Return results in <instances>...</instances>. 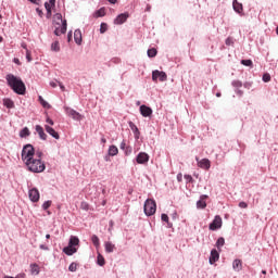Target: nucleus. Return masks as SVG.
<instances>
[{
    "mask_svg": "<svg viewBox=\"0 0 278 278\" xmlns=\"http://www.w3.org/2000/svg\"><path fill=\"white\" fill-rule=\"evenodd\" d=\"M108 1H109V3H112L114 5V4H116L117 0H108Z\"/></svg>",
    "mask_w": 278,
    "mask_h": 278,
    "instance_id": "52",
    "label": "nucleus"
},
{
    "mask_svg": "<svg viewBox=\"0 0 278 278\" xmlns=\"http://www.w3.org/2000/svg\"><path fill=\"white\" fill-rule=\"evenodd\" d=\"M3 105L5 108H8L9 110H12V109H14V101H12V99L7 98L3 100Z\"/></svg>",
    "mask_w": 278,
    "mask_h": 278,
    "instance_id": "23",
    "label": "nucleus"
},
{
    "mask_svg": "<svg viewBox=\"0 0 278 278\" xmlns=\"http://www.w3.org/2000/svg\"><path fill=\"white\" fill-rule=\"evenodd\" d=\"M28 197L33 203H38L40 201V191H38L36 188H33L29 190Z\"/></svg>",
    "mask_w": 278,
    "mask_h": 278,
    "instance_id": "8",
    "label": "nucleus"
},
{
    "mask_svg": "<svg viewBox=\"0 0 278 278\" xmlns=\"http://www.w3.org/2000/svg\"><path fill=\"white\" fill-rule=\"evenodd\" d=\"M239 207H241V210H247L249 207V204H247V202H240Z\"/></svg>",
    "mask_w": 278,
    "mask_h": 278,
    "instance_id": "43",
    "label": "nucleus"
},
{
    "mask_svg": "<svg viewBox=\"0 0 278 278\" xmlns=\"http://www.w3.org/2000/svg\"><path fill=\"white\" fill-rule=\"evenodd\" d=\"M207 199V195L203 194L200 197V200L197 202V207L199 210H205L207 207V203L205 200Z\"/></svg>",
    "mask_w": 278,
    "mask_h": 278,
    "instance_id": "13",
    "label": "nucleus"
},
{
    "mask_svg": "<svg viewBox=\"0 0 278 278\" xmlns=\"http://www.w3.org/2000/svg\"><path fill=\"white\" fill-rule=\"evenodd\" d=\"M216 97H220V93H216Z\"/></svg>",
    "mask_w": 278,
    "mask_h": 278,
    "instance_id": "64",
    "label": "nucleus"
},
{
    "mask_svg": "<svg viewBox=\"0 0 278 278\" xmlns=\"http://www.w3.org/2000/svg\"><path fill=\"white\" fill-rule=\"evenodd\" d=\"M73 37V33H68V36H67V38H68V42H71V38Z\"/></svg>",
    "mask_w": 278,
    "mask_h": 278,
    "instance_id": "51",
    "label": "nucleus"
},
{
    "mask_svg": "<svg viewBox=\"0 0 278 278\" xmlns=\"http://www.w3.org/2000/svg\"><path fill=\"white\" fill-rule=\"evenodd\" d=\"M220 258V254L216 250L211 251L210 264H215Z\"/></svg>",
    "mask_w": 278,
    "mask_h": 278,
    "instance_id": "16",
    "label": "nucleus"
},
{
    "mask_svg": "<svg viewBox=\"0 0 278 278\" xmlns=\"http://www.w3.org/2000/svg\"><path fill=\"white\" fill-rule=\"evenodd\" d=\"M98 264H99V266L105 265V258H103V256H101V254L98 255Z\"/></svg>",
    "mask_w": 278,
    "mask_h": 278,
    "instance_id": "38",
    "label": "nucleus"
},
{
    "mask_svg": "<svg viewBox=\"0 0 278 278\" xmlns=\"http://www.w3.org/2000/svg\"><path fill=\"white\" fill-rule=\"evenodd\" d=\"M232 268L233 270H236L237 273H240V270H242V261L241 260H235L232 263Z\"/></svg>",
    "mask_w": 278,
    "mask_h": 278,
    "instance_id": "18",
    "label": "nucleus"
},
{
    "mask_svg": "<svg viewBox=\"0 0 278 278\" xmlns=\"http://www.w3.org/2000/svg\"><path fill=\"white\" fill-rule=\"evenodd\" d=\"M53 25H54V35L62 36V34H66V20L62 18V13H56L53 16Z\"/></svg>",
    "mask_w": 278,
    "mask_h": 278,
    "instance_id": "3",
    "label": "nucleus"
},
{
    "mask_svg": "<svg viewBox=\"0 0 278 278\" xmlns=\"http://www.w3.org/2000/svg\"><path fill=\"white\" fill-rule=\"evenodd\" d=\"M68 270H70L71 273L77 271V263H72V264L70 265V267H68Z\"/></svg>",
    "mask_w": 278,
    "mask_h": 278,
    "instance_id": "39",
    "label": "nucleus"
},
{
    "mask_svg": "<svg viewBox=\"0 0 278 278\" xmlns=\"http://www.w3.org/2000/svg\"><path fill=\"white\" fill-rule=\"evenodd\" d=\"M51 14H52L51 10L47 11V18H51Z\"/></svg>",
    "mask_w": 278,
    "mask_h": 278,
    "instance_id": "49",
    "label": "nucleus"
},
{
    "mask_svg": "<svg viewBox=\"0 0 278 278\" xmlns=\"http://www.w3.org/2000/svg\"><path fill=\"white\" fill-rule=\"evenodd\" d=\"M143 210L146 216H153V214H155V212L157 211V204H155L154 200L148 199L144 202Z\"/></svg>",
    "mask_w": 278,
    "mask_h": 278,
    "instance_id": "4",
    "label": "nucleus"
},
{
    "mask_svg": "<svg viewBox=\"0 0 278 278\" xmlns=\"http://www.w3.org/2000/svg\"><path fill=\"white\" fill-rule=\"evenodd\" d=\"M185 179L187 180V181H189V182H192V176H190V175H185Z\"/></svg>",
    "mask_w": 278,
    "mask_h": 278,
    "instance_id": "46",
    "label": "nucleus"
},
{
    "mask_svg": "<svg viewBox=\"0 0 278 278\" xmlns=\"http://www.w3.org/2000/svg\"><path fill=\"white\" fill-rule=\"evenodd\" d=\"M109 155H112V156L118 155V148H116V146H111L109 148Z\"/></svg>",
    "mask_w": 278,
    "mask_h": 278,
    "instance_id": "27",
    "label": "nucleus"
},
{
    "mask_svg": "<svg viewBox=\"0 0 278 278\" xmlns=\"http://www.w3.org/2000/svg\"><path fill=\"white\" fill-rule=\"evenodd\" d=\"M105 15V8H101L100 10H98L96 12V16L97 18L101 17V16H104Z\"/></svg>",
    "mask_w": 278,
    "mask_h": 278,
    "instance_id": "35",
    "label": "nucleus"
},
{
    "mask_svg": "<svg viewBox=\"0 0 278 278\" xmlns=\"http://www.w3.org/2000/svg\"><path fill=\"white\" fill-rule=\"evenodd\" d=\"M65 112L67 116H71L74 121H81L83 118L81 114L71 108H65Z\"/></svg>",
    "mask_w": 278,
    "mask_h": 278,
    "instance_id": "9",
    "label": "nucleus"
},
{
    "mask_svg": "<svg viewBox=\"0 0 278 278\" xmlns=\"http://www.w3.org/2000/svg\"><path fill=\"white\" fill-rule=\"evenodd\" d=\"M121 149H125V141L121 143Z\"/></svg>",
    "mask_w": 278,
    "mask_h": 278,
    "instance_id": "55",
    "label": "nucleus"
},
{
    "mask_svg": "<svg viewBox=\"0 0 278 278\" xmlns=\"http://www.w3.org/2000/svg\"><path fill=\"white\" fill-rule=\"evenodd\" d=\"M101 142H102L103 144H105V142H108V140L103 137V138L101 139Z\"/></svg>",
    "mask_w": 278,
    "mask_h": 278,
    "instance_id": "54",
    "label": "nucleus"
},
{
    "mask_svg": "<svg viewBox=\"0 0 278 278\" xmlns=\"http://www.w3.org/2000/svg\"><path fill=\"white\" fill-rule=\"evenodd\" d=\"M80 210H84L85 212H88L90 210V204H88V202H81L80 203Z\"/></svg>",
    "mask_w": 278,
    "mask_h": 278,
    "instance_id": "34",
    "label": "nucleus"
},
{
    "mask_svg": "<svg viewBox=\"0 0 278 278\" xmlns=\"http://www.w3.org/2000/svg\"><path fill=\"white\" fill-rule=\"evenodd\" d=\"M42 151H36L34 146L26 144L22 150V161L30 173H45L47 165L42 162Z\"/></svg>",
    "mask_w": 278,
    "mask_h": 278,
    "instance_id": "1",
    "label": "nucleus"
},
{
    "mask_svg": "<svg viewBox=\"0 0 278 278\" xmlns=\"http://www.w3.org/2000/svg\"><path fill=\"white\" fill-rule=\"evenodd\" d=\"M46 123H48L49 125H55V123L53 122V119H51V118H47L46 119Z\"/></svg>",
    "mask_w": 278,
    "mask_h": 278,
    "instance_id": "47",
    "label": "nucleus"
},
{
    "mask_svg": "<svg viewBox=\"0 0 278 278\" xmlns=\"http://www.w3.org/2000/svg\"><path fill=\"white\" fill-rule=\"evenodd\" d=\"M35 129L41 140H47V134H45V128H42V126L37 125Z\"/></svg>",
    "mask_w": 278,
    "mask_h": 278,
    "instance_id": "17",
    "label": "nucleus"
},
{
    "mask_svg": "<svg viewBox=\"0 0 278 278\" xmlns=\"http://www.w3.org/2000/svg\"><path fill=\"white\" fill-rule=\"evenodd\" d=\"M91 241H92V244H94L96 247H100L101 242L99 241V237L97 235H93L91 237Z\"/></svg>",
    "mask_w": 278,
    "mask_h": 278,
    "instance_id": "32",
    "label": "nucleus"
},
{
    "mask_svg": "<svg viewBox=\"0 0 278 278\" xmlns=\"http://www.w3.org/2000/svg\"><path fill=\"white\" fill-rule=\"evenodd\" d=\"M276 34H277V36H278V26H277V28H276Z\"/></svg>",
    "mask_w": 278,
    "mask_h": 278,
    "instance_id": "62",
    "label": "nucleus"
},
{
    "mask_svg": "<svg viewBox=\"0 0 278 278\" xmlns=\"http://www.w3.org/2000/svg\"><path fill=\"white\" fill-rule=\"evenodd\" d=\"M136 160L138 164H147L149 162V154L147 152H140Z\"/></svg>",
    "mask_w": 278,
    "mask_h": 278,
    "instance_id": "12",
    "label": "nucleus"
},
{
    "mask_svg": "<svg viewBox=\"0 0 278 278\" xmlns=\"http://www.w3.org/2000/svg\"><path fill=\"white\" fill-rule=\"evenodd\" d=\"M140 114H141V116H143L144 118H147V117H149V116H152V114H153V109H152V108H149V106H147V105H144V104H142V105L140 106Z\"/></svg>",
    "mask_w": 278,
    "mask_h": 278,
    "instance_id": "11",
    "label": "nucleus"
},
{
    "mask_svg": "<svg viewBox=\"0 0 278 278\" xmlns=\"http://www.w3.org/2000/svg\"><path fill=\"white\" fill-rule=\"evenodd\" d=\"M47 240L51 238V235H46Z\"/></svg>",
    "mask_w": 278,
    "mask_h": 278,
    "instance_id": "56",
    "label": "nucleus"
},
{
    "mask_svg": "<svg viewBox=\"0 0 278 278\" xmlns=\"http://www.w3.org/2000/svg\"><path fill=\"white\" fill-rule=\"evenodd\" d=\"M51 51H60V41H54L52 45H51Z\"/></svg>",
    "mask_w": 278,
    "mask_h": 278,
    "instance_id": "31",
    "label": "nucleus"
},
{
    "mask_svg": "<svg viewBox=\"0 0 278 278\" xmlns=\"http://www.w3.org/2000/svg\"><path fill=\"white\" fill-rule=\"evenodd\" d=\"M263 81H265V84H268V81H270V74H268V73L264 74Z\"/></svg>",
    "mask_w": 278,
    "mask_h": 278,
    "instance_id": "40",
    "label": "nucleus"
},
{
    "mask_svg": "<svg viewBox=\"0 0 278 278\" xmlns=\"http://www.w3.org/2000/svg\"><path fill=\"white\" fill-rule=\"evenodd\" d=\"M74 40H75L76 45H81V30L76 29L74 31Z\"/></svg>",
    "mask_w": 278,
    "mask_h": 278,
    "instance_id": "22",
    "label": "nucleus"
},
{
    "mask_svg": "<svg viewBox=\"0 0 278 278\" xmlns=\"http://www.w3.org/2000/svg\"><path fill=\"white\" fill-rule=\"evenodd\" d=\"M50 86L52 87V88H58V84L56 83H50Z\"/></svg>",
    "mask_w": 278,
    "mask_h": 278,
    "instance_id": "50",
    "label": "nucleus"
},
{
    "mask_svg": "<svg viewBox=\"0 0 278 278\" xmlns=\"http://www.w3.org/2000/svg\"><path fill=\"white\" fill-rule=\"evenodd\" d=\"M45 129H46L47 134L52 136V138H54L55 140H60V134H58V131H55V129H53L51 126L46 125Z\"/></svg>",
    "mask_w": 278,
    "mask_h": 278,
    "instance_id": "14",
    "label": "nucleus"
},
{
    "mask_svg": "<svg viewBox=\"0 0 278 278\" xmlns=\"http://www.w3.org/2000/svg\"><path fill=\"white\" fill-rule=\"evenodd\" d=\"M241 64H242L243 66H250V67H252V66H253V61H251V60H241Z\"/></svg>",
    "mask_w": 278,
    "mask_h": 278,
    "instance_id": "36",
    "label": "nucleus"
},
{
    "mask_svg": "<svg viewBox=\"0 0 278 278\" xmlns=\"http://www.w3.org/2000/svg\"><path fill=\"white\" fill-rule=\"evenodd\" d=\"M36 12L38 13L39 16H42V10H40L39 8L36 9Z\"/></svg>",
    "mask_w": 278,
    "mask_h": 278,
    "instance_id": "48",
    "label": "nucleus"
},
{
    "mask_svg": "<svg viewBox=\"0 0 278 278\" xmlns=\"http://www.w3.org/2000/svg\"><path fill=\"white\" fill-rule=\"evenodd\" d=\"M14 62H15V64H18L20 62H18V59H14Z\"/></svg>",
    "mask_w": 278,
    "mask_h": 278,
    "instance_id": "58",
    "label": "nucleus"
},
{
    "mask_svg": "<svg viewBox=\"0 0 278 278\" xmlns=\"http://www.w3.org/2000/svg\"><path fill=\"white\" fill-rule=\"evenodd\" d=\"M104 248H105L106 253H114V249H116V245H114V243H112L110 241H106L104 243Z\"/></svg>",
    "mask_w": 278,
    "mask_h": 278,
    "instance_id": "21",
    "label": "nucleus"
},
{
    "mask_svg": "<svg viewBox=\"0 0 278 278\" xmlns=\"http://www.w3.org/2000/svg\"><path fill=\"white\" fill-rule=\"evenodd\" d=\"M232 8L237 14H242L244 12V8L242 7V3L238 2V0L232 1Z\"/></svg>",
    "mask_w": 278,
    "mask_h": 278,
    "instance_id": "15",
    "label": "nucleus"
},
{
    "mask_svg": "<svg viewBox=\"0 0 278 278\" xmlns=\"http://www.w3.org/2000/svg\"><path fill=\"white\" fill-rule=\"evenodd\" d=\"M60 88L61 90H64V86L62 84H60Z\"/></svg>",
    "mask_w": 278,
    "mask_h": 278,
    "instance_id": "57",
    "label": "nucleus"
},
{
    "mask_svg": "<svg viewBox=\"0 0 278 278\" xmlns=\"http://www.w3.org/2000/svg\"><path fill=\"white\" fill-rule=\"evenodd\" d=\"M26 60L27 62H31V52L29 50H26Z\"/></svg>",
    "mask_w": 278,
    "mask_h": 278,
    "instance_id": "44",
    "label": "nucleus"
},
{
    "mask_svg": "<svg viewBox=\"0 0 278 278\" xmlns=\"http://www.w3.org/2000/svg\"><path fill=\"white\" fill-rule=\"evenodd\" d=\"M129 127L134 131L135 138L138 140V138H140V130L138 129V126H136V124H134V122H130Z\"/></svg>",
    "mask_w": 278,
    "mask_h": 278,
    "instance_id": "20",
    "label": "nucleus"
},
{
    "mask_svg": "<svg viewBox=\"0 0 278 278\" xmlns=\"http://www.w3.org/2000/svg\"><path fill=\"white\" fill-rule=\"evenodd\" d=\"M161 219L163 220V223H168V215L163 213L161 215Z\"/></svg>",
    "mask_w": 278,
    "mask_h": 278,
    "instance_id": "45",
    "label": "nucleus"
},
{
    "mask_svg": "<svg viewBox=\"0 0 278 278\" xmlns=\"http://www.w3.org/2000/svg\"><path fill=\"white\" fill-rule=\"evenodd\" d=\"M108 31V24L102 23L100 26V34H105Z\"/></svg>",
    "mask_w": 278,
    "mask_h": 278,
    "instance_id": "37",
    "label": "nucleus"
},
{
    "mask_svg": "<svg viewBox=\"0 0 278 278\" xmlns=\"http://www.w3.org/2000/svg\"><path fill=\"white\" fill-rule=\"evenodd\" d=\"M216 247H217L218 251H220V248H222V247H225V238L219 237V238L217 239V241H216Z\"/></svg>",
    "mask_w": 278,
    "mask_h": 278,
    "instance_id": "28",
    "label": "nucleus"
},
{
    "mask_svg": "<svg viewBox=\"0 0 278 278\" xmlns=\"http://www.w3.org/2000/svg\"><path fill=\"white\" fill-rule=\"evenodd\" d=\"M22 47H23L24 49H27V47L25 46V43H23Z\"/></svg>",
    "mask_w": 278,
    "mask_h": 278,
    "instance_id": "59",
    "label": "nucleus"
},
{
    "mask_svg": "<svg viewBox=\"0 0 278 278\" xmlns=\"http://www.w3.org/2000/svg\"><path fill=\"white\" fill-rule=\"evenodd\" d=\"M152 79L153 81H157V79H160V81H166L168 79V76L164 72H160L156 70L152 73Z\"/></svg>",
    "mask_w": 278,
    "mask_h": 278,
    "instance_id": "7",
    "label": "nucleus"
},
{
    "mask_svg": "<svg viewBox=\"0 0 278 278\" xmlns=\"http://www.w3.org/2000/svg\"><path fill=\"white\" fill-rule=\"evenodd\" d=\"M8 86L15 92L16 94H25V83L20 77L14 76L13 74H8L5 76Z\"/></svg>",
    "mask_w": 278,
    "mask_h": 278,
    "instance_id": "2",
    "label": "nucleus"
},
{
    "mask_svg": "<svg viewBox=\"0 0 278 278\" xmlns=\"http://www.w3.org/2000/svg\"><path fill=\"white\" fill-rule=\"evenodd\" d=\"M148 55L150 58H155V55H157V50L155 48H151L148 50Z\"/></svg>",
    "mask_w": 278,
    "mask_h": 278,
    "instance_id": "33",
    "label": "nucleus"
},
{
    "mask_svg": "<svg viewBox=\"0 0 278 278\" xmlns=\"http://www.w3.org/2000/svg\"><path fill=\"white\" fill-rule=\"evenodd\" d=\"M5 278H14V277H12V276H5Z\"/></svg>",
    "mask_w": 278,
    "mask_h": 278,
    "instance_id": "63",
    "label": "nucleus"
},
{
    "mask_svg": "<svg viewBox=\"0 0 278 278\" xmlns=\"http://www.w3.org/2000/svg\"><path fill=\"white\" fill-rule=\"evenodd\" d=\"M63 253H65V255H74V253H77V249L73 248V245H68L63 249Z\"/></svg>",
    "mask_w": 278,
    "mask_h": 278,
    "instance_id": "19",
    "label": "nucleus"
},
{
    "mask_svg": "<svg viewBox=\"0 0 278 278\" xmlns=\"http://www.w3.org/2000/svg\"><path fill=\"white\" fill-rule=\"evenodd\" d=\"M39 102H40V104L42 105V108H47L48 110H50L51 104H49V103L45 100V98H42V96H39Z\"/></svg>",
    "mask_w": 278,
    "mask_h": 278,
    "instance_id": "29",
    "label": "nucleus"
},
{
    "mask_svg": "<svg viewBox=\"0 0 278 278\" xmlns=\"http://www.w3.org/2000/svg\"><path fill=\"white\" fill-rule=\"evenodd\" d=\"M30 273L31 275H40V267L38 266V264L30 265Z\"/></svg>",
    "mask_w": 278,
    "mask_h": 278,
    "instance_id": "24",
    "label": "nucleus"
},
{
    "mask_svg": "<svg viewBox=\"0 0 278 278\" xmlns=\"http://www.w3.org/2000/svg\"><path fill=\"white\" fill-rule=\"evenodd\" d=\"M28 1H30V3H36V4H38V1H40V0H28Z\"/></svg>",
    "mask_w": 278,
    "mask_h": 278,
    "instance_id": "53",
    "label": "nucleus"
},
{
    "mask_svg": "<svg viewBox=\"0 0 278 278\" xmlns=\"http://www.w3.org/2000/svg\"><path fill=\"white\" fill-rule=\"evenodd\" d=\"M195 162H198L199 168H202L203 170H210L212 167V162L208 161V159L199 160V156H195Z\"/></svg>",
    "mask_w": 278,
    "mask_h": 278,
    "instance_id": "5",
    "label": "nucleus"
},
{
    "mask_svg": "<svg viewBox=\"0 0 278 278\" xmlns=\"http://www.w3.org/2000/svg\"><path fill=\"white\" fill-rule=\"evenodd\" d=\"M0 42H3V37H0Z\"/></svg>",
    "mask_w": 278,
    "mask_h": 278,
    "instance_id": "61",
    "label": "nucleus"
},
{
    "mask_svg": "<svg viewBox=\"0 0 278 278\" xmlns=\"http://www.w3.org/2000/svg\"><path fill=\"white\" fill-rule=\"evenodd\" d=\"M223 227V218L219 215H216L214 220L210 224L211 231H216Z\"/></svg>",
    "mask_w": 278,
    "mask_h": 278,
    "instance_id": "6",
    "label": "nucleus"
},
{
    "mask_svg": "<svg viewBox=\"0 0 278 278\" xmlns=\"http://www.w3.org/2000/svg\"><path fill=\"white\" fill-rule=\"evenodd\" d=\"M40 249H47L45 245H40Z\"/></svg>",
    "mask_w": 278,
    "mask_h": 278,
    "instance_id": "60",
    "label": "nucleus"
},
{
    "mask_svg": "<svg viewBox=\"0 0 278 278\" xmlns=\"http://www.w3.org/2000/svg\"><path fill=\"white\" fill-rule=\"evenodd\" d=\"M45 8L47 11L51 10V8H55V0H49V2H46Z\"/></svg>",
    "mask_w": 278,
    "mask_h": 278,
    "instance_id": "30",
    "label": "nucleus"
},
{
    "mask_svg": "<svg viewBox=\"0 0 278 278\" xmlns=\"http://www.w3.org/2000/svg\"><path fill=\"white\" fill-rule=\"evenodd\" d=\"M51 207V201H46L43 204H42V210H48Z\"/></svg>",
    "mask_w": 278,
    "mask_h": 278,
    "instance_id": "41",
    "label": "nucleus"
},
{
    "mask_svg": "<svg viewBox=\"0 0 278 278\" xmlns=\"http://www.w3.org/2000/svg\"><path fill=\"white\" fill-rule=\"evenodd\" d=\"M127 18H129V13H122L114 20V25H123V23L127 22Z\"/></svg>",
    "mask_w": 278,
    "mask_h": 278,
    "instance_id": "10",
    "label": "nucleus"
},
{
    "mask_svg": "<svg viewBox=\"0 0 278 278\" xmlns=\"http://www.w3.org/2000/svg\"><path fill=\"white\" fill-rule=\"evenodd\" d=\"M226 45H227V47H231V45H233V39L231 37H228L226 39Z\"/></svg>",
    "mask_w": 278,
    "mask_h": 278,
    "instance_id": "42",
    "label": "nucleus"
},
{
    "mask_svg": "<svg viewBox=\"0 0 278 278\" xmlns=\"http://www.w3.org/2000/svg\"><path fill=\"white\" fill-rule=\"evenodd\" d=\"M68 245L73 247V248L78 247L79 245V238L71 237Z\"/></svg>",
    "mask_w": 278,
    "mask_h": 278,
    "instance_id": "25",
    "label": "nucleus"
},
{
    "mask_svg": "<svg viewBox=\"0 0 278 278\" xmlns=\"http://www.w3.org/2000/svg\"><path fill=\"white\" fill-rule=\"evenodd\" d=\"M30 131L29 128L24 127L21 131H20V138H27V136H30Z\"/></svg>",
    "mask_w": 278,
    "mask_h": 278,
    "instance_id": "26",
    "label": "nucleus"
}]
</instances>
